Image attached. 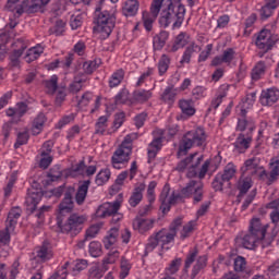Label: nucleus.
<instances>
[{
	"label": "nucleus",
	"mask_w": 279,
	"mask_h": 279,
	"mask_svg": "<svg viewBox=\"0 0 279 279\" xmlns=\"http://www.w3.org/2000/svg\"><path fill=\"white\" fill-rule=\"evenodd\" d=\"M90 1H94V3H96V9L94 13L95 26L93 27L94 34H98L100 40H106L107 38H110V34H112V31L117 25V15L108 10L101 11V5L106 3V0Z\"/></svg>",
	"instance_id": "f257e3e1"
},
{
	"label": "nucleus",
	"mask_w": 279,
	"mask_h": 279,
	"mask_svg": "<svg viewBox=\"0 0 279 279\" xmlns=\"http://www.w3.org/2000/svg\"><path fill=\"white\" fill-rule=\"evenodd\" d=\"M269 225H263L260 218H252L248 225V231L243 236H236L235 243L242 245L245 250H256L260 241H265Z\"/></svg>",
	"instance_id": "f03ea898"
},
{
	"label": "nucleus",
	"mask_w": 279,
	"mask_h": 279,
	"mask_svg": "<svg viewBox=\"0 0 279 279\" xmlns=\"http://www.w3.org/2000/svg\"><path fill=\"white\" fill-rule=\"evenodd\" d=\"M184 16H186V7L182 3L175 7L173 0H170L168 7L160 13L159 25L165 28L172 25V29H180L184 23Z\"/></svg>",
	"instance_id": "7ed1b4c3"
},
{
	"label": "nucleus",
	"mask_w": 279,
	"mask_h": 279,
	"mask_svg": "<svg viewBox=\"0 0 279 279\" xmlns=\"http://www.w3.org/2000/svg\"><path fill=\"white\" fill-rule=\"evenodd\" d=\"M207 138L208 135L202 126L187 131L179 143L178 158H180V156H186L193 147H206Z\"/></svg>",
	"instance_id": "20e7f679"
},
{
	"label": "nucleus",
	"mask_w": 279,
	"mask_h": 279,
	"mask_svg": "<svg viewBox=\"0 0 279 279\" xmlns=\"http://www.w3.org/2000/svg\"><path fill=\"white\" fill-rule=\"evenodd\" d=\"M193 263L195 264L193 265ZM192 265L193 267L190 275L191 279L197 278V276H199V274H202V271H204L206 267H208V256L207 255L199 256V248H197V246H194L186 254L183 270L189 271Z\"/></svg>",
	"instance_id": "39448f33"
},
{
	"label": "nucleus",
	"mask_w": 279,
	"mask_h": 279,
	"mask_svg": "<svg viewBox=\"0 0 279 279\" xmlns=\"http://www.w3.org/2000/svg\"><path fill=\"white\" fill-rule=\"evenodd\" d=\"M134 135L129 134L124 137L121 145L114 150L111 157V165L113 169H125L132 156V143Z\"/></svg>",
	"instance_id": "423d86ee"
},
{
	"label": "nucleus",
	"mask_w": 279,
	"mask_h": 279,
	"mask_svg": "<svg viewBox=\"0 0 279 279\" xmlns=\"http://www.w3.org/2000/svg\"><path fill=\"white\" fill-rule=\"evenodd\" d=\"M84 223H86V217L80 214H70L64 222L62 216L57 217L58 228L63 234H70V236H77L84 230Z\"/></svg>",
	"instance_id": "0eeeda50"
},
{
	"label": "nucleus",
	"mask_w": 279,
	"mask_h": 279,
	"mask_svg": "<svg viewBox=\"0 0 279 279\" xmlns=\"http://www.w3.org/2000/svg\"><path fill=\"white\" fill-rule=\"evenodd\" d=\"M40 199H43V191L40 190H28V195L26 197V210L28 215H34L37 217L38 223H43L45 221V213L51 208L50 206H43L37 209L38 204H40Z\"/></svg>",
	"instance_id": "6e6552de"
},
{
	"label": "nucleus",
	"mask_w": 279,
	"mask_h": 279,
	"mask_svg": "<svg viewBox=\"0 0 279 279\" xmlns=\"http://www.w3.org/2000/svg\"><path fill=\"white\" fill-rule=\"evenodd\" d=\"M23 210L20 207H13L7 217L4 230H0V245H10L12 232L16 230L19 219H21Z\"/></svg>",
	"instance_id": "1a4fd4ad"
},
{
	"label": "nucleus",
	"mask_w": 279,
	"mask_h": 279,
	"mask_svg": "<svg viewBox=\"0 0 279 279\" xmlns=\"http://www.w3.org/2000/svg\"><path fill=\"white\" fill-rule=\"evenodd\" d=\"M181 226L182 217H178L170 223L169 229H161L155 233V238L157 239V242L161 244V247H165V245H169V243H173V241H175L178 230Z\"/></svg>",
	"instance_id": "9d476101"
},
{
	"label": "nucleus",
	"mask_w": 279,
	"mask_h": 279,
	"mask_svg": "<svg viewBox=\"0 0 279 279\" xmlns=\"http://www.w3.org/2000/svg\"><path fill=\"white\" fill-rule=\"evenodd\" d=\"M123 203V193L118 195V198L113 203H104L96 210V217L99 219H105V217H112L117 215Z\"/></svg>",
	"instance_id": "9b49d317"
},
{
	"label": "nucleus",
	"mask_w": 279,
	"mask_h": 279,
	"mask_svg": "<svg viewBox=\"0 0 279 279\" xmlns=\"http://www.w3.org/2000/svg\"><path fill=\"white\" fill-rule=\"evenodd\" d=\"M13 47L15 49L9 54V64L12 69H19L21 66V57L25 49H27V44L24 39L20 38L13 43Z\"/></svg>",
	"instance_id": "f8f14e48"
},
{
	"label": "nucleus",
	"mask_w": 279,
	"mask_h": 279,
	"mask_svg": "<svg viewBox=\"0 0 279 279\" xmlns=\"http://www.w3.org/2000/svg\"><path fill=\"white\" fill-rule=\"evenodd\" d=\"M162 3H165V0H153L150 4V14L153 17L143 14V25L146 32L154 29V21L158 19V14H160V10H162Z\"/></svg>",
	"instance_id": "ddd939ff"
},
{
	"label": "nucleus",
	"mask_w": 279,
	"mask_h": 279,
	"mask_svg": "<svg viewBox=\"0 0 279 279\" xmlns=\"http://www.w3.org/2000/svg\"><path fill=\"white\" fill-rule=\"evenodd\" d=\"M75 194V187L69 186L64 192V197L59 204V217H62L64 213H73L75 203L73 202V195Z\"/></svg>",
	"instance_id": "4468645a"
},
{
	"label": "nucleus",
	"mask_w": 279,
	"mask_h": 279,
	"mask_svg": "<svg viewBox=\"0 0 279 279\" xmlns=\"http://www.w3.org/2000/svg\"><path fill=\"white\" fill-rule=\"evenodd\" d=\"M255 45L258 49L270 51V49L276 45V40L271 39V31L267 28L262 29L256 38Z\"/></svg>",
	"instance_id": "2eb2a0df"
},
{
	"label": "nucleus",
	"mask_w": 279,
	"mask_h": 279,
	"mask_svg": "<svg viewBox=\"0 0 279 279\" xmlns=\"http://www.w3.org/2000/svg\"><path fill=\"white\" fill-rule=\"evenodd\" d=\"M279 100V89L277 87H270L262 90L259 96V104L263 106L271 107L278 104Z\"/></svg>",
	"instance_id": "dca6fc26"
},
{
	"label": "nucleus",
	"mask_w": 279,
	"mask_h": 279,
	"mask_svg": "<svg viewBox=\"0 0 279 279\" xmlns=\"http://www.w3.org/2000/svg\"><path fill=\"white\" fill-rule=\"evenodd\" d=\"M252 186H254V180H252V175L241 173L236 182V189L239 190L238 197H243L244 195H247Z\"/></svg>",
	"instance_id": "f3484780"
},
{
	"label": "nucleus",
	"mask_w": 279,
	"mask_h": 279,
	"mask_svg": "<svg viewBox=\"0 0 279 279\" xmlns=\"http://www.w3.org/2000/svg\"><path fill=\"white\" fill-rule=\"evenodd\" d=\"M90 77H86L84 74H75L73 77V81L70 83L68 87V92L70 95H77L84 86H86V83L89 82Z\"/></svg>",
	"instance_id": "a211bd4d"
},
{
	"label": "nucleus",
	"mask_w": 279,
	"mask_h": 279,
	"mask_svg": "<svg viewBox=\"0 0 279 279\" xmlns=\"http://www.w3.org/2000/svg\"><path fill=\"white\" fill-rule=\"evenodd\" d=\"M263 167L258 163V159L256 157L246 159L244 165L241 167L240 172L244 175H256L258 171H260Z\"/></svg>",
	"instance_id": "6ab92c4d"
},
{
	"label": "nucleus",
	"mask_w": 279,
	"mask_h": 279,
	"mask_svg": "<svg viewBox=\"0 0 279 279\" xmlns=\"http://www.w3.org/2000/svg\"><path fill=\"white\" fill-rule=\"evenodd\" d=\"M162 141H165V137L158 136L149 143L147 148L148 165H151V162L156 160L158 151L162 149Z\"/></svg>",
	"instance_id": "aec40b11"
},
{
	"label": "nucleus",
	"mask_w": 279,
	"mask_h": 279,
	"mask_svg": "<svg viewBox=\"0 0 279 279\" xmlns=\"http://www.w3.org/2000/svg\"><path fill=\"white\" fill-rule=\"evenodd\" d=\"M27 110H29V107L24 101H20L16 104V108H9L5 112L7 117H12L15 121H21L27 114Z\"/></svg>",
	"instance_id": "412c9836"
},
{
	"label": "nucleus",
	"mask_w": 279,
	"mask_h": 279,
	"mask_svg": "<svg viewBox=\"0 0 279 279\" xmlns=\"http://www.w3.org/2000/svg\"><path fill=\"white\" fill-rule=\"evenodd\" d=\"M145 183H140L133 189V192L129 198V205L131 208H136V206L143 202V193L145 192Z\"/></svg>",
	"instance_id": "4be33fe9"
},
{
	"label": "nucleus",
	"mask_w": 279,
	"mask_h": 279,
	"mask_svg": "<svg viewBox=\"0 0 279 279\" xmlns=\"http://www.w3.org/2000/svg\"><path fill=\"white\" fill-rule=\"evenodd\" d=\"M88 189H90V180L81 181L75 194V202L77 206H82L86 202L88 195Z\"/></svg>",
	"instance_id": "5701e85b"
},
{
	"label": "nucleus",
	"mask_w": 279,
	"mask_h": 279,
	"mask_svg": "<svg viewBox=\"0 0 279 279\" xmlns=\"http://www.w3.org/2000/svg\"><path fill=\"white\" fill-rule=\"evenodd\" d=\"M234 151L236 154H245L247 149H250V145H252V136L245 137V134L241 133L235 142H234Z\"/></svg>",
	"instance_id": "b1692460"
},
{
	"label": "nucleus",
	"mask_w": 279,
	"mask_h": 279,
	"mask_svg": "<svg viewBox=\"0 0 279 279\" xmlns=\"http://www.w3.org/2000/svg\"><path fill=\"white\" fill-rule=\"evenodd\" d=\"M154 219H145L137 216L133 220V228L134 230H138L141 234H145V232H148V230H151V228H154Z\"/></svg>",
	"instance_id": "393cba45"
},
{
	"label": "nucleus",
	"mask_w": 279,
	"mask_h": 279,
	"mask_svg": "<svg viewBox=\"0 0 279 279\" xmlns=\"http://www.w3.org/2000/svg\"><path fill=\"white\" fill-rule=\"evenodd\" d=\"M51 0H32L26 2V7L24 8V12L27 14H36V12H45V7L49 4Z\"/></svg>",
	"instance_id": "a878e982"
},
{
	"label": "nucleus",
	"mask_w": 279,
	"mask_h": 279,
	"mask_svg": "<svg viewBox=\"0 0 279 279\" xmlns=\"http://www.w3.org/2000/svg\"><path fill=\"white\" fill-rule=\"evenodd\" d=\"M138 8L141 3L138 0H126L122 7L123 16H136L138 14Z\"/></svg>",
	"instance_id": "bb28decb"
},
{
	"label": "nucleus",
	"mask_w": 279,
	"mask_h": 279,
	"mask_svg": "<svg viewBox=\"0 0 279 279\" xmlns=\"http://www.w3.org/2000/svg\"><path fill=\"white\" fill-rule=\"evenodd\" d=\"M267 73V64L265 61H258L251 71L252 82H258L263 80V76Z\"/></svg>",
	"instance_id": "cd10ccee"
},
{
	"label": "nucleus",
	"mask_w": 279,
	"mask_h": 279,
	"mask_svg": "<svg viewBox=\"0 0 279 279\" xmlns=\"http://www.w3.org/2000/svg\"><path fill=\"white\" fill-rule=\"evenodd\" d=\"M37 258H40L44 263L53 258V251L51 250V243L44 241L39 250L37 251Z\"/></svg>",
	"instance_id": "c85d7f7f"
},
{
	"label": "nucleus",
	"mask_w": 279,
	"mask_h": 279,
	"mask_svg": "<svg viewBox=\"0 0 279 279\" xmlns=\"http://www.w3.org/2000/svg\"><path fill=\"white\" fill-rule=\"evenodd\" d=\"M278 0H269L262 9L259 10L262 21H267L274 14V10L278 8Z\"/></svg>",
	"instance_id": "c756f323"
},
{
	"label": "nucleus",
	"mask_w": 279,
	"mask_h": 279,
	"mask_svg": "<svg viewBox=\"0 0 279 279\" xmlns=\"http://www.w3.org/2000/svg\"><path fill=\"white\" fill-rule=\"evenodd\" d=\"M178 105L182 114H185V117H193L195 114V107L193 106L192 99H180Z\"/></svg>",
	"instance_id": "7c9ffc66"
},
{
	"label": "nucleus",
	"mask_w": 279,
	"mask_h": 279,
	"mask_svg": "<svg viewBox=\"0 0 279 279\" xmlns=\"http://www.w3.org/2000/svg\"><path fill=\"white\" fill-rule=\"evenodd\" d=\"M83 72H76V75H85V77H88L89 75H93L97 69H99V64L95 60L85 61L82 64Z\"/></svg>",
	"instance_id": "2f4dec72"
},
{
	"label": "nucleus",
	"mask_w": 279,
	"mask_h": 279,
	"mask_svg": "<svg viewBox=\"0 0 279 279\" xmlns=\"http://www.w3.org/2000/svg\"><path fill=\"white\" fill-rule=\"evenodd\" d=\"M167 40H169V32L161 31L158 35L154 37V49L156 51H160L165 45H167Z\"/></svg>",
	"instance_id": "473e14b6"
},
{
	"label": "nucleus",
	"mask_w": 279,
	"mask_h": 279,
	"mask_svg": "<svg viewBox=\"0 0 279 279\" xmlns=\"http://www.w3.org/2000/svg\"><path fill=\"white\" fill-rule=\"evenodd\" d=\"M195 189H197V181L191 180L185 187H183L180 194L174 195L175 199L189 198L193 195Z\"/></svg>",
	"instance_id": "72a5a7b5"
},
{
	"label": "nucleus",
	"mask_w": 279,
	"mask_h": 279,
	"mask_svg": "<svg viewBox=\"0 0 279 279\" xmlns=\"http://www.w3.org/2000/svg\"><path fill=\"white\" fill-rule=\"evenodd\" d=\"M189 45V35L184 32H181L174 40V44L171 47L172 53H175L179 49H183Z\"/></svg>",
	"instance_id": "f704fd0d"
},
{
	"label": "nucleus",
	"mask_w": 279,
	"mask_h": 279,
	"mask_svg": "<svg viewBox=\"0 0 279 279\" xmlns=\"http://www.w3.org/2000/svg\"><path fill=\"white\" fill-rule=\"evenodd\" d=\"M196 49H198V51H202V48L195 43H192L190 46H187L185 48V51L183 52L180 64H190L191 58H193V53H195Z\"/></svg>",
	"instance_id": "c9c22d12"
},
{
	"label": "nucleus",
	"mask_w": 279,
	"mask_h": 279,
	"mask_svg": "<svg viewBox=\"0 0 279 279\" xmlns=\"http://www.w3.org/2000/svg\"><path fill=\"white\" fill-rule=\"evenodd\" d=\"M117 239H119V228H111L108 235L102 240L105 248L110 250L111 245L117 243Z\"/></svg>",
	"instance_id": "e433bc0d"
},
{
	"label": "nucleus",
	"mask_w": 279,
	"mask_h": 279,
	"mask_svg": "<svg viewBox=\"0 0 279 279\" xmlns=\"http://www.w3.org/2000/svg\"><path fill=\"white\" fill-rule=\"evenodd\" d=\"M235 174H236V167L234 166V163H228L223 169V173H220V178L226 182H228V187L230 189V186H232V183H230V180H232V178H234Z\"/></svg>",
	"instance_id": "4c0bfd02"
},
{
	"label": "nucleus",
	"mask_w": 279,
	"mask_h": 279,
	"mask_svg": "<svg viewBox=\"0 0 279 279\" xmlns=\"http://www.w3.org/2000/svg\"><path fill=\"white\" fill-rule=\"evenodd\" d=\"M29 0H24L22 2V4H19L16 5L15 2H11V0H8L7 1V4H5V9L9 11V12H15V14H17V16H21L22 14H24L25 12V8H27V2Z\"/></svg>",
	"instance_id": "58836bf2"
},
{
	"label": "nucleus",
	"mask_w": 279,
	"mask_h": 279,
	"mask_svg": "<svg viewBox=\"0 0 279 279\" xmlns=\"http://www.w3.org/2000/svg\"><path fill=\"white\" fill-rule=\"evenodd\" d=\"M46 122L47 117L45 116V113H38L33 121V134H40V132H43V128H45Z\"/></svg>",
	"instance_id": "ea45409f"
},
{
	"label": "nucleus",
	"mask_w": 279,
	"mask_h": 279,
	"mask_svg": "<svg viewBox=\"0 0 279 279\" xmlns=\"http://www.w3.org/2000/svg\"><path fill=\"white\" fill-rule=\"evenodd\" d=\"M269 165L271 167V170L269 172V183L274 184V182H276V180H278V175H279V156L272 157L270 159Z\"/></svg>",
	"instance_id": "a19ab883"
},
{
	"label": "nucleus",
	"mask_w": 279,
	"mask_h": 279,
	"mask_svg": "<svg viewBox=\"0 0 279 279\" xmlns=\"http://www.w3.org/2000/svg\"><path fill=\"white\" fill-rule=\"evenodd\" d=\"M151 90L146 89H137L133 92V99L137 104H145L149 101V98L151 97Z\"/></svg>",
	"instance_id": "79ce46f5"
},
{
	"label": "nucleus",
	"mask_w": 279,
	"mask_h": 279,
	"mask_svg": "<svg viewBox=\"0 0 279 279\" xmlns=\"http://www.w3.org/2000/svg\"><path fill=\"white\" fill-rule=\"evenodd\" d=\"M175 95H178V93L175 92V88H173V85L168 86L161 95V100L171 106L175 101Z\"/></svg>",
	"instance_id": "37998d69"
},
{
	"label": "nucleus",
	"mask_w": 279,
	"mask_h": 279,
	"mask_svg": "<svg viewBox=\"0 0 279 279\" xmlns=\"http://www.w3.org/2000/svg\"><path fill=\"white\" fill-rule=\"evenodd\" d=\"M123 77H125V71L123 69H119L113 72L109 80V87L117 88V86L123 82Z\"/></svg>",
	"instance_id": "c03bdc74"
},
{
	"label": "nucleus",
	"mask_w": 279,
	"mask_h": 279,
	"mask_svg": "<svg viewBox=\"0 0 279 279\" xmlns=\"http://www.w3.org/2000/svg\"><path fill=\"white\" fill-rule=\"evenodd\" d=\"M108 116H102L97 119V122L95 123V134H99L100 136L106 134V130L108 128Z\"/></svg>",
	"instance_id": "a18cd8bd"
},
{
	"label": "nucleus",
	"mask_w": 279,
	"mask_h": 279,
	"mask_svg": "<svg viewBox=\"0 0 279 279\" xmlns=\"http://www.w3.org/2000/svg\"><path fill=\"white\" fill-rule=\"evenodd\" d=\"M106 268L104 266L100 268L99 264H95L89 267L87 276L89 279H101L104 278V274H106Z\"/></svg>",
	"instance_id": "49530a36"
},
{
	"label": "nucleus",
	"mask_w": 279,
	"mask_h": 279,
	"mask_svg": "<svg viewBox=\"0 0 279 279\" xmlns=\"http://www.w3.org/2000/svg\"><path fill=\"white\" fill-rule=\"evenodd\" d=\"M118 258H119V251L117 250L110 251L107 254V256L102 259V269H105V271H108V266L114 265Z\"/></svg>",
	"instance_id": "de8ad7c7"
},
{
	"label": "nucleus",
	"mask_w": 279,
	"mask_h": 279,
	"mask_svg": "<svg viewBox=\"0 0 279 279\" xmlns=\"http://www.w3.org/2000/svg\"><path fill=\"white\" fill-rule=\"evenodd\" d=\"M110 169L106 168V169H101L96 178H95V184H97V186H104V184H106V182H108V180H110Z\"/></svg>",
	"instance_id": "09e8293b"
},
{
	"label": "nucleus",
	"mask_w": 279,
	"mask_h": 279,
	"mask_svg": "<svg viewBox=\"0 0 279 279\" xmlns=\"http://www.w3.org/2000/svg\"><path fill=\"white\" fill-rule=\"evenodd\" d=\"M170 64H171V58H169V56L167 54H161L157 63L159 75H165V73L169 71Z\"/></svg>",
	"instance_id": "8fccbe9b"
},
{
	"label": "nucleus",
	"mask_w": 279,
	"mask_h": 279,
	"mask_svg": "<svg viewBox=\"0 0 279 279\" xmlns=\"http://www.w3.org/2000/svg\"><path fill=\"white\" fill-rule=\"evenodd\" d=\"M44 86L47 88L49 95H56L58 92V75H52L50 80L44 81Z\"/></svg>",
	"instance_id": "3c124183"
},
{
	"label": "nucleus",
	"mask_w": 279,
	"mask_h": 279,
	"mask_svg": "<svg viewBox=\"0 0 279 279\" xmlns=\"http://www.w3.org/2000/svg\"><path fill=\"white\" fill-rule=\"evenodd\" d=\"M182 266V258L177 257L173 260H171L169 267L166 268V276H173L174 274H178L180 271V267Z\"/></svg>",
	"instance_id": "603ef678"
},
{
	"label": "nucleus",
	"mask_w": 279,
	"mask_h": 279,
	"mask_svg": "<svg viewBox=\"0 0 279 279\" xmlns=\"http://www.w3.org/2000/svg\"><path fill=\"white\" fill-rule=\"evenodd\" d=\"M195 226H197V222L195 220H191L186 225L183 226V229L181 231L182 241H184V239H189V236H191V233H193V230H195Z\"/></svg>",
	"instance_id": "864d4df0"
},
{
	"label": "nucleus",
	"mask_w": 279,
	"mask_h": 279,
	"mask_svg": "<svg viewBox=\"0 0 279 279\" xmlns=\"http://www.w3.org/2000/svg\"><path fill=\"white\" fill-rule=\"evenodd\" d=\"M197 156V153L191 154L189 157L185 159H182L175 167V171H179L180 173H184L186 171V167L193 162V158Z\"/></svg>",
	"instance_id": "5fc2aeb1"
},
{
	"label": "nucleus",
	"mask_w": 279,
	"mask_h": 279,
	"mask_svg": "<svg viewBox=\"0 0 279 279\" xmlns=\"http://www.w3.org/2000/svg\"><path fill=\"white\" fill-rule=\"evenodd\" d=\"M41 53H43V48L33 47V48L28 49L25 58H26L27 62H34V60H38V58H40Z\"/></svg>",
	"instance_id": "6e6d98bb"
},
{
	"label": "nucleus",
	"mask_w": 279,
	"mask_h": 279,
	"mask_svg": "<svg viewBox=\"0 0 279 279\" xmlns=\"http://www.w3.org/2000/svg\"><path fill=\"white\" fill-rule=\"evenodd\" d=\"M158 243L159 242H158L156 235L155 234L150 235L148 238V242H147V244L145 246L144 256H148L149 253H151L155 248H157L158 247Z\"/></svg>",
	"instance_id": "4d7b16f0"
},
{
	"label": "nucleus",
	"mask_w": 279,
	"mask_h": 279,
	"mask_svg": "<svg viewBox=\"0 0 279 279\" xmlns=\"http://www.w3.org/2000/svg\"><path fill=\"white\" fill-rule=\"evenodd\" d=\"M129 99H130V92L123 88L121 92L118 93V95H116L114 104L116 106H119L120 104H128Z\"/></svg>",
	"instance_id": "13d9d810"
},
{
	"label": "nucleus",
	"mask_w": 279,
	"mask_h": 279,
	"mask_svg": "<svg viewBox=\"0 0 279 279\" xmlns=\"http://www.w3.org/2000/svg\"><path fill=\"white\" fill-rule=\"evenodd\" d=\"M120 278L125 279L130 275V262H128V258L122 257L120 263Z\"/></svg>",
	"instance_id": "bf43d9fd"
},
{
	"label": "nucleus",
	"mask_w": 279,
	"mask_h": 279,
	"mask_svg": "<svg viewBox=\"0 0 279 279\" xmlns=\"http://www.w3.org/2000/svg\"><path fill=\"white\" fill-rule=\"evenodd\" d=\"M28 141H29V133L27 131L20 132L17 134V138L14 144L15 149H19V147H21L23 145H27Z\"/></svg>",
	"instance_id": "052dcab7"
},
{
	"label": "nucleus",
	"mask_w": 279,
	"mask_h": 279,
	"mask_svg": "<svg viewBox=\"0 0 279 279\" xmlns=\"http://www.w3.org/2000/svg\"><path fill=\"white\" fill-rule=\"evenodd\" d=\"M64 27H66V22L62 20H57L54 26L50 28V34H56L57 36H62L64 34Z\"/></svg>",
	"instance_id": "680f3d73"
},
{
	"label": "nucleus",
	"mask_w": 279,
	"mask_h": 279,
	"mask_svg": "<svg viewBox=\"0 0 279 279\" xmlns=\"http://www.w3.org/2000/svg\"><path fill=\"white\" fill-rule=\"evenodd\" d=\"M89 254L94 258H99L101 256V243L94 241L89 243Z\"/></svg>",
	"instance_id": "e2e57ef3"
},
{
	"label": "nucleus",
	"mask_w": 279,
	"mask_h": 279,
	"mask_svg": "<svg viewBox=\"0 0 279 279\" xmlns=\"http://www.w3.org/2000/svg\"><path fill=\"white\" fill-rule=\"evenodd\" d=\"M193 204H199L204 199V185L198 184L193 192Z\"/></svg>",
	"instance_id": "0e129e2a"
},
{
	"label": "nucleus",
	"mask_w": 279,
	"mask_h": 279,
	"mask_svg": "<svg viewBox=\"0 0 279 279\" xmlns=\"http://www.w3.org/2000/svg\"><path fill=\"white\" fill-rule=\"evenodd\" d=\"M75 113H70L69 116H63L62 119L59 120V122L56 125L57 130H62L64 125H69V123H72V121H75Z\"/></svg>",
	"instance_id": "69168bd1"
},
{
	"label": "nucleus",
	"mask_w": 279,
	"mask_h": 279,
	"mask_svg": "<svg viewBox=\"0 0 279 279\" xmlns=\"http://www.w3.org/2000/svg\"><path fill=\"white\" fill-rule=\"evenodd\" d=\"M125 123V112L116 113L114 120H113V132H117L121 125Z\"/></svg>",
	"instance_id": "338daca9"
},
{
	"label": "nucleus",
	"mask_w": 279,
	"mask_h": 279,
	"mask_svg": "<svg viewBox=\"0 0 279 279\" xmlns=\"http://www.w3.org/2000/svg\"><path fill=\"white\" fill-rule=\"evenodd\" d=\"M226 181L221 179V173L216 174V177L214 178V181L211 182V187L214 189V191H223V183Z\"/></svg>",
	"instance_id": "774afa93"
}]
</instances>
